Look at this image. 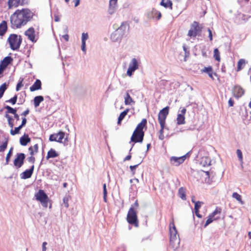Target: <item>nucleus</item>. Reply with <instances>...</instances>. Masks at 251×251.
I'll list each match as a JSON object with an SVG mask.
<instances>
[{"mask_svg": "<svg viewBox=\"0 0 251 251\" xmlns=\"http://www.w3.org/2000/svg\"><path fill=\"white\" fill-rule=\"evenodd\" d=\"M103 193L104 195H107V194L106 190V185L105 183H104L103 184Z\"/></svg>", "mask_w": 251, "mask_h": 251, "instance_id": "nucleus-57", "label": "nucleus"}, {"mask_svg": "<svg viewBox=\"0 0 251 251\" xmlns=\"http://www.w3.org/2000/svg\"><path fill=\"white\" fill-rule=\"evenodd\" d=\"M13 147H11L8 153L6 155V158H5V165H8L9 164V161H10V158L11 156V155H12V153H13Z\"/></svg>", "mask_w": 251, "mask_h": 251, "instance_id": "nucleus-37", "label": "nucleus"}, {"mask_svg": "<svg viewBox=\"0 0 251 251\" xmlns=\"http://www.w3.org/2000/svg\"><path fill=\"white\" fill-rule=\"evenodd\" d=\"M117 3H115L113 2H110L109 4L108 13L109 14H113L116 10Z\"/></svg>", "mask_w": 251, "mask_h": 251, "instance_id": "nucleus-32", "label": "nucleus"}, {"mask_svg": "<svg viewBox=\"0 0 251 251\" xmlns=\"http://www.w3.org/2000/svg\"><path fill=\"white\" fill-rule=\"evenodd\" d=\"M200 164L203 167L209 166L210 164V160L206 157H202L201 160Z\"/></svg>", "mask_w": 251, "mask_h": 251, "instance_id": "nucleus-34", "label": "nucleus"}, {"mask_svg": "<svg viewBox=\"0 0 251 251\" xmlns=\"http://www.w3.org/2000/svg\"><path fill=\"white\" fill-rule=\"evenodd\" d=\"M8 4L9 8L12 7H17L19 5H24V2L21 1V0H8Z\"/></svg>", "mask_w": 251, "mask_h": 251, "instance_id": "nucleus-22", "label": "nucleus"}, {"mask_svg": "<svg viewBox=\"0 0 251 251\" xmlns=\"http://www.w3.org/2000/svg\"><path fill=\"white\" fill-rule=\"evenodd\" d=\"M65 133L63 131H59L57 133L52 134L50 136V141H56L60 143L64 144L67 141V138L64 139Z\"/></svg>", "mask_w": 251, "mask_h": 251, "instance_id": "nucleus-8", "label": "nucleus"}, {"mask_svg": "<svg viewBox=\"0 0 251 251\" xmlns=\"http://www.w3.org/2000/svg\"><path fill=\"white\" fill-rule=\"evenodd\" d=\"M41 88V82L39 79H37L34 84L30 87L31 92L40 89Z\"/></svg>", "mask_w": 251, "mask_h": 251, "instance_id": "nucleus-24", "label": "nucleus"}, {"mask_svg": "<svg viewBox=\"0 0 251 251\" xmlns=\"http://www.w3.org/2000/svg\"><path fill=\"white\" fill-rule=\"evenodd\" d=\"M139 68V62L135 58L131 59L128 66V68L126 72V74L129 76H131L133 73Z\"/></svg>", "mask_w": 251, "mask_h": 251, "instance_id": "nucleus-9", "label": "nucleus"}, {"mask_svg": "<svg viewBox=\"0 0 251 251\" xmlns=\"http://www.w3.org/2000/svg\"><path fill=\"white\" fill-rule=\"evenodd\" d=\"M128 223L131 225H134L136 227L138 226V221L137 219V213L133 206H131L129 208L126 217Z\"/></svg>", "mask_w": 251, "mask_h": 251, "instance_id": "nucleus-5", "label": "nucleus"}, {"mask_svg": "<svg viewBox=\"0 0 251 251\" xmlns=\"http://www.w3.org/2000/svg\"><path fill=\"white\" fill-rule=\"evenodd\" d=\"M33 149L34 151V153H37L38 151V144H35L33 146Z\"/></svg>", "mask_w": 251, "mask_h": 251, "instance_id": "nucleus-56", "label": "nucleus"}, {"mask_svg": "<svg viewBox=\"0 0 251 251\" xmlns=\"http://www.w3.org/2000/svg\"><path fill=\"white\" fill-rule=\"evenodd\" d=\"M29 112V109H27L25 111L23 112L21 115L22 116H26L28 114Z\"/></svg>", "mask_w": 251, "mask_h": 251, "instance_id": "nucleus-63", "label": "nucleus"}, {"mask_svg": "<svg viewBox=\"0 0 251 251\" xmlns=\"http://www.w3.org/2000/svg\"><path fill=\"white\" fill-rule=\"evenodd\" d=\"M34 13L29 9L24 8L17 10L10 16L11 27L13 29L20 28L31 21Z\"/></svg>", "mask_w": 251, "mask_h": 251, "instance_id": "nucleus-1", "label": "nucleus"}, {"mask_svg": "<svg viewBox=\"0 0 251 251\" xmlns=\"http://www.w3.org/2000/svg\"><path fill=\"white\" fill-rule=\"evenodd\" d=\"M34 168V165H32L29 169L26 170L25 171L21 174V178L24 179L30 178L33 174Z\"/></svg>", "mask_w": 251, "mask_h": 251, "instance_id": "nucleus-17", "label": "nucleus"}, {"mask_svg": "<svg viewBox=\"0 0 251 251\" xmlns=\"http://www.w3.org/2000/svg\"><path fill=\"white\" fill-rule=\"evenodd\" d=\"M178 194L181 198L183 200H185L186 198V195H185V189L183 187H180L178 190Z\"/></svg>", "mask_w": 251, "mask_h": 251, "instance_id": "nucleus-35", "label": "nucleus"}, {"mask_svg": "<svg viewBox=\"0 0 251 251\" xmlns=\"http://www.w3.org/2000/svg\"><path fill=\"white\" fill-rule=\"evenodd\" d=\"M186 155L187 154L180 157L172 156L170 158L171 163L176 166H179L184 162L186 158Z\"/></svg>", "mask_w": 251, "mask_h": 251, "instance_id": "nucleus-12", "label": "nucleus"}, {"mask_svg": "<svg viewBox=\"0 0 251 251\" xmlns=\"http://www.w3.org/2000/svg\"><path fill=\"white\" fill-rule=\"evenodd\" d=\"M28 150H29V151H30V154L31 155H34V151H33V147H29Z\"/></svg>", "mask_w": 251, "mask_h": 251, "instance_id": "nucleus-64", "label": "nucleus"}, {"mask_svg": "<svg viewBox=\"0 0 251 251\" xmlns=\"http://www.w3.org/2000/svg\"><path fill=\"white\" fill-rule=\"evenodd\" d=\"M202 26L199 25L198 22L194 21L190 25L187 35L190 37H196L200 34L202 30Z\"/></svg>", "mask_w": 251, "mask_h": 251, "instance_id": "nucleus-6", "label": "nucleus"}, {"mask_svg": "<svg viewBox=\"0 0 251 251\" xmlns=\"http://www.w3.org/2000/svg\"><path fill=\"white\" fill-rule=\"evenodd\" d=\"M232 198L236 199L241 204H244L243 201L242 200L241 196L240 195L236 192H234L232 195Z\"/></svg>", "mask_w": 251, "mask_h": 251, "instance_id": "nucleus-36", "label": "nucleus"}, {"mask_svg": "<svg viewBox=\"0 0 251 251\" xmlns=\"http://www.w3.org/2000/svg\"><path fill=\"white\" fill-rule=\"evenodd\" d=\"M186 110L185 108H183L181 111H180V113H179V115H183L184 116L185 113H186Z\"/></svg>", "mask_w": 251, "mask_h": 251, "instance_id": "nucleus-62", "label": "nucleus"}, {"mask_svg": "<svg viewBox=\"0 0 251 251\" xmlns=\"http://www.w3.org/2000/svg\"><path fill=\"white\" fill-rule=\"evenodd\" d=\"M47 245V243L46 242H44L42 243V251H46L47 248L46 245Z\"/></svg>", "mask_w": 251, "mask_h": 251, "instance_id": "nucleus-58", "label": "nucleus"}, {"mask_svg": "<svg viewBox=\"0 0 251 251\" xmlns=\"http://www.w3.org/2000/svg\"><path fill=\"white\" fill-rule=\"evenodd\" d=\"M169 232L170 246L174 250H176L179 247L180 240L173 219L170 223Z\"/></svg>", "mask_w": 251, "mask_h": 251, "instance_id": "nucleus-2", "label": "nucleus"}, {"mask_svg": "<svg viewBox=\"0 0 251 251\" xmlns=\"http://www.w3.org/2000/svg\"><path fill=\"white\" fill-rule=\"evenodd\" d=\"M160 5L165 8L170 7L171 9H172V2L170 0H162Z\"/></svg>", "mask_w": 251, "mask_h": 251, "instance_id": "nucleus-33", "label": "nucleus"}, {"mask_svg": "<svg viewBox=\"0 0 251 251\" xmlns=\"http://www.w3.org/2000/svg\"><path fill=\"white\" fill-rule=\"evenodd\" d=\"M88 38V35L87 33H82L81 37V50L84 53H86V41Z\"/></svg>", "mask_w": 251, "mask_h": 251, "instance_id": "nucleus-19", "label": "nucleus"}, {"mask_svg": "<svg viewBox=\"0 0 251 251\" xmlns=\"http://www.w3.org/2000/svg\"><path fill=\"white\" fill-rule=\"evenodd\" d=\"M207 31L208 32V37L209 40L210 41H212L213 40L212 31L209 28H208Z\"/></svg>", "mask_w": 251, "mask_h": 251, "instance_id": "nucleus-53", "label": "nucleus"}, {"mask_svg": "<svg viewBox=\"0 0 251 251\" xmlns=\"http://www.w3.org/2000/svg\"><path fill=\"white\" fill-rule=\"evenodd\" d=\"M30 138L27 134H25L20 139V143L22 146H26L28 143L30 142Z\"/></svg>", "mask_w": 251, "mask_h": 251, "instance_id": "nucleus-23", "label": "nucleus"}, {"mask_svg": "<svg viewBox=\"0 0 251 251\" xmlns=\"http://www.w3.org/2000/svg\"><path fill=\"white\" fill-rule=\"evenodd\" d=\"M247 62L244 59H240L237 63V71H240L243 69Z\"/></svg>", "mask_w": 251, "mask_h": 251, "instance_id": "nucleus-29", "label": "nucleus"}, {"mask_svg": "<svg viewBox=\"0 0 251 251\" xmlns=\"http://www.w3.org/2000/svg\"><path fill=\"white\" fill-rule=\"evenodd\" d=\"M27 160L29 162H31L32 164H33L35 162V158L34 157H33V156H32V155H31L30 157H29L27 158Z\"/></svg>", "mask_w": 251, "mask_h": 251, "instance_id": "nucleus-54", "label": "nucleus"}, {"mask_svg": "<svg viewBox=\"0 0 251 251\" xmlns=\"http://www.w3.org/2000/svg\"><path fill=\"white\" fill-rule=\"evenodd\" d=\"M202 202H201V201H196L195 203V207H194V209L195 210H199V208L201 207V204L202 203Z\"/></svg>", "mask_w": 251, "mask_h": 251, "instance_id": "nucleus-48", "label": "nucleus"}, {"mask_svg": "<svg viewBox=\"0 0 251 251\" xmlns=\"http://www.w3.org/2000/svg\"><path fill=\"white\" fill-rule=\"evenodd\" d=\"M59 155L58 153L53 149H50L48 152L47 155L46 156L47 159H49L50 158H55Z\"/></svg>", "mask_w": 251, "mask_h": 251, "instance_id": "nucleus-28", "label": "nucleus"}, {"mask_svg": "<svg viewBox=\"0 0 251 251\" xmlns=\"http://www.w3.org/2000/svg\"><path fill=\"white\" fill-rule=\"evenodd\" d=\"M124 99L125 104L126 105L134 104L135 103V101L132 99L128 92H126L125 95Z\"/></svg>", "mask_w": 251, "mask_h": 251, "instance_id": "nucleus-20", "label": "nucleus"}, {"mask_svg": "<svg viewBox=\"0 0 251 251\" xmlns=\"http://www.w3.org/2000/svg\"><path fill=\"white\" fill-rule=\"evenodd\" d=\"M158 138L160 140H162L164 139V136L163 134V130H159V135Z\"/></svg>", "mask_w": 251, "mask_h": 251, "instance_id": "nucleus-52", "label": "nucleus"}, {"mask_svg": "<svg viewBox=\"0 0 251 251\" xmlns=\"http://www.w3.org/2000/svg\"><path fill=\"white\" fill-rule=\"evenodd\" d=\"M64 32L66 33V34H65V35H62V38H63L66 41H68L69 40V35H68L67 33L68 32V28L67 27H65L64 29Z\"/></svg>", "mask_w": 251, "mask_h": 251, "instance_id": "nucleus-45", "label": "nucleus"}, {"mask_svg": "<svg viewBox=\"0 0 251 251\" xmlns=\"http://www.w3.org/2000/svg\"><path fill=\"white\" fill-rule=\"evenodd\" d=\"M25 36H27L28 39L32 42H35L36 41L35 39V30L33 27H31L29 28L25 31Z\"/></svg>", "mask_w": 251, "mask_h": 251, "instance_id": "nucleus-16", "label": "nucleus"}, {"mask_svg": "<svg viewBox=\"0 0 251 251\" xmlns=\"http://www.w3.org/2000/svg\"><path fill=\"white\" fill-rule=\"evenodd\" d=\"M23 127L21 125L18 127H15L14 130L12 129L10 130V134L12 135H15L17 134H18L20 132V129Z\"/></svg>", "mask_w": 251, "mask_h": 251, "instance_id": "nucleus-41", "label": "nucleus"}, {"mask_svg": "<svg viewBox=\"0 0 251 251\" xmlns=\"http://www.w3.org/2000/svg\"><path fill=\"white\" fill-rule=\"evenodd\" d=\"M36 199L39 201L42 206L45 208L48 207L49 201L47 195L42 190H40L37 193L35 194Z\"/></svg>", "mask_w": 251, "mask_h": 251, "instance_id": "nucleus-7", "label": "nucleus"}, {"mask_svg": "<svg viewBox=\"0 0 251 251\" xmlns=\"http://www.w3.org/2000/svg\"><path fill=\"white\" fill-rule=\"evenodd\" d=\"M5 117L7 119V120H8V122H11L13 120V119L8 114H6Z\"/></svg>", "mask_w": 251, "mask_h": 251, "instance_id": "nucleus-61", "label": "nucleus"}, {"mask_svg": "<svg viewBox=\"0 0 251 251\" xmlns=\"http://www.w3.org/2000/svg\"><path fill=\"white\" fill-rule=\"evenodd\" d=\"M22 42V37L16 34H11L7 39L10 48L13 50H18L21 46Z\"/></svg>", "mask_w": 251, "mask_h": 251, "instance_id": "nucleus-3", "label": "nucleus"}, {"mask_svg": "<svg viewBox=\"0 0 251 251\" xmlns=\"http://www.w3.org/2000/svg\"><path fill=\"white\" fill-rule=\"evenodd\" d=\"M8 145V140L6 139L5 142L2 143V145L0 146V152H3L7 148Z\"/></svg>", "mask_w": 251, "mask_h": 251, "instance_id": "nucleus-43", "label": "nucleus"}, {"mask_svg": "<svg viewBox=\"0 0 251 251\" xmlns=\"http://www.w3.org/2000/svg\"><path fill=\"white\" fill-rule=\"evenodd\" d=\"M144 136V132L136 131L135 130L131 137L130 141L134 143H142L143 142Z\"/></svg>", "mask_w": 251, "mask_h": 251, "instance_id": "nucleus-11", "label": "nucleus"}, {"mask_svg": "<svg viewBox=\"0 0 251 251\" xmlns=\"http://www.w3.org/2000/svg\"><path fill=\"white\" fill-rule=\"evenodd\" d=\"M169 106H166L161 110L158 113V120L165 121L167 116L169 114Z\"/></svg>", "mask_w": 251, "mask_h": 251, "instance_id": "nucleus-14", "label": "nucleus"}, {"mask_svg": "<svg viewBox=\"0 0 251 251\" xmlns=\"http://www.w3.org/2000/svg\"><path fill=\"white\" fill-rule=\"evenodd\" d=\"M25 155L24 153H18L14 160V165L17 168H21L24 164Z\"/></svg>", "mask_w": 251, "mask_h": 251, "instance_id": "nucleus-10", "label": "nucleus"}, {"mask_svg": "<svg viewBox=\"0 0 251 251\" xmlns=\"http://www.w3.org/2000/svg\"><path fill=\"white\" fill-rule=\"evenodd\" d=\"M147 123V121L146 119H142V121L137 125L135 130L136 131L144 132L143 128L146 126Z\"/></svg>", "mask_w": 251, "mask_h": 251, "instance_id": "nucleus-27", "label": "nucleus"}, {"mask_svg": "<svg viewBox=\"0 0 251 251\" xmlns=\"http://www.w3.org/2000/svg\"><path fill=\"white\" fill-rule=\"evenodd\" d=\"M7 85L6 83H3L0 86V99L2 97L3 94L5 90L7 89Z\"/></svg>", "mask_w": 251, "mask_h": 251, "instance_id": "nucleus-39", "label": "nucleus"}, {"mask_svg": "<svg viewBox=\"0 0 251 251\" xmlns=\"http://www.w3.org/2000/svg\"><path fill=\"white\" fill-rule=\"evenodd\" d=\"M147 123V121L146 119H142V121L137 125L135 130L136 131L144 132L143 128L146 126Z\"/></svg>", "mask_w": 251, "mask_h": 251, "instance_id": "nucleus-26", "label": "nucleus"}, {"mask_svg": "<svg viewBox=\"0 0 251 251\" xmlns=\"http://www.w3.org/2000/svg\"><path fill=\"white\" fill-rule=\"evenodd\" d=\"M17 100V96L15 95L12 98L10 99L9 100L6 101V102H10L13 105L15 104L16 103Z\"/></svg>", "mask_w": 251, "mask_h": 251, "instance_id": "nucleus-44", "label": "nucleus"}, {"mask_svg": "<svg viewBox=\"0 0 251 251\" xmlns=\"http://www.w3.org/2000/svg\"><path fill=\"white\" fill-rule=\"evenodd\" d=\"M221 212V208L218 207H217L215 209V210L211 213L210 214L208 218L206 221L204 227H206L208 225L211 224L213 221V218L214 217L217 215V214H220Z\"/></svg>", "mask_w": 251, "mask_h": 251, "instance_id": "nucleus-13", "label": "nucleus"}, {"mask_svg": "<svg viewBox=\"0 0 251 251\" xmlns=\"http://www.w3.org/2000/svg\"><path fill=\"white\" fill-rule=\"evenodd\" d=\"M34 104L35 107H38L40 103L44 100V98L42 96H36L34 98Z\"/></svg>", "mask_w": 251, "mask_h": 251, "instance_id": "nucleus-31", "label": "nucleus"}, {"mask_svg": "<svg viewBox=\"0 0 251 251\" xmlns=\"http://www.w3.org/2000/svg\"><path fill=\"white\" fill-rule=\"evenodd\" d=\"M26 121H27L25 118H22V122L21 126L23 127L24 126L26 123Z\"/></svg>", "mask_w": 251, "mask_h": 251, "instance_id": "nucleus-60", "label": "nucleus"}, {"mask_svg": "<svg viewBox=\"0 0 251 251\" xmlns=\"http://www.w3.org/2000/svg\"><path fill=\"white\" fill-rule=\"evenodd\" d=\"M214 57L217 61H220V52L218 49H215L214 50Z\"/></svg>", "mask_w": 251, "mask_h": 251, "instance_id": "nucleus-42", "label": "nucleus"}, {"mask_svg": "<svg viewBox=\"0 0 251 251\" xmlns=\"http://www.w3.org/2000/svg\"><path fill=\"white\" fill-rule=\"evenodd\" d=\"M176 120L177 124L178 125H182L185 124V117L183 115L178 114Z\"/></svg>", "mask_w": 251, "mask_h": 251, "instance_id": "nucleus-38", "label": "nucleus"}, {"mask_svg": "<svg viewBox=\"0 0 251 251\" xmlns=\"http://www.w3.org/2000/svg\"><path fill=\"white\" fill-rule=\"evenodd\" d=\"M159 124H160V127H161V129L160 130H164V129L165 128V121H158Z\"/></svg>", "mask_w": 251, "mask_h": 251, "instance_id": "nucleus-51", "label": "nucleus"}, {"mask_svg": "<svg viewBox=\"0 0 251 251\" xmlns=\"http://www.w3.org/2000/svg\"><path fill=\"white\" fill-rule=\"evenodd\" d=\"M23 86V84H22V81H20L17 84V86H16V91H18L20 88Z\"/></svg>", "mask_w": 251, "mask_h": 251, "instance_id": "nucleus-55", "label": "nucleus"}, {"mask_svg": "<svg viewBox=\"0 0 251 251\" xmlns=\"http://www.w3.org/2000/svg\"><path fill=\"white\" fill-rule=\"evenodd\" d=\"M236 153L239 160L242 162L243 160V155L241 151L240 150L238 149L236 151Z\"/></svg>", "mask_w": 251, "mask_h": 251, "instance_id": "nucleus-47", "label": "nucleus"}, {"mask_svg": "<svg viewBox=\"0 0 251 251\" xmlns=\"http://www.w3.org/2000/svg\"><path fill=\"white\" fill-rule=\"evenodd\" d=\"M63 204L64 205L65 207L66 208H68L69 207V203H68L69 197L65 196V197H64V198L63 199Z\"/></svg>", "mask_w": 251, "mask_h": 251, "instance_id": "nucleus-46", "label": "nucleus"}, {"mask_svg": "<svg viewBox=\"0 0 251 251\" xmlns=\"http://www.w3.org/2000/svg\"><path fill=\"white\" fill-rule=\"evenodd\" d=\"M12 60L13 59L11 57L6 56L2 61H1L0 63V66L5 69Z\"/></svg>", "mask_w": 251, "mask_h": 251, "instance_id": "nucleus-21", "label": "nucleus"}, {"mask_svg": "<svg viewBox=\"0 0 251 251\" xmlns=\"http://www.w3.org/2000/svg\"><path fill=\"white\" fill-rule=\"evenodd\" d=\"M142 161H141L137 165H133V166H130L129 167L130 168V169L131 170V171L133 173V174H134V170L137 167V166L140 164L141 163H142Z\"/></svg>", "mask_w": 251, "mask_h": 251, "instance_id": "nucleus-49", "label": "nucleus"}, {"mask_svg": "<svg viewBox=\"0 0 251 251\" xmlns=\"http://www.w3.org/2000/svg\"><path fill=\"white\" fill-rule=\"evenodd\" d=\"M4 108L7 110V113H11L13 114H15L16 113L17 110L16 109L13 108L8 105H6L4 107Z\"/></svg>", "mask_w": 251, "mask_h": 251, "instance_id": "nucleus-40", "label": "nucleus"}, {"mask_svg": "<svg viewBox=\"0 0 251 251\" xmlns=\"http://www.w3.org/2000/svg\"><path fill=\"white\" fill-rule=\"evenodd\" d=\"M148 18L149 19H153L156 18L157 20H159L161 17V13L155 9L149 12L147 14Z\"/></svg>", "mask_w": 251, "mask_h": 251, "instance_id": "nucleus-18", "label": "nucleus"}, {"mask_svg": "<svg viewBox=\"0 0 251 251\" xmlns=\"http://www.w3.org/2000/svg\"><path fill=\"white\" fill-rule=\"evenodd\" d=\"M244 90L240 86L236 85L233 89V96L238 99L241 97L244 94Z\"/></svg>", "mask_w": 251, "mask_h": 251, "instance_id": "nucleus-15", "label": "nucleus"}, {"mask_svg": "<svg viewBox=\"0 0 251 251\" xmlns=\"http://www.w3.org/2000/svg\"><path fill=\"white\" fill-rule=\"evenodd\" d=\"M228 104L229 107L233 106L234 104V101L231 99H230L228 100Z\"/></svg>", "mask_w": 251, "mask_h": 251, "instance_id": "nucleus-59", "label": "nucleus"}, {"mask_svg": "<svg viewBox=\"0 0 251 251\" xmlns=\"http://www.w3.org/2000/svg\"><path fill=\"white\" fill-rule=\"evenodd\" d=\"M7 29V23L5 21H3L0 24V36L4 35Z\"/></svg>", "mask_w": 251, "mask_h": 251, "instance_id": "nucleus-25", "label": "nucleus"}, {"mask_svg": "<svg viewBox=\"0 0 251 251\" xmlns=\"http://www.w3.org/2000/svg\"><path fill=\"white\" fill-rule=\"evenodd\" d=\"M129 110V109L127 108L125 110L123 111L122 113H121V114H120V115L118 117V119L117 124L118 125H120L121 124L122 121L124 119L125 116L127 115Z\"/></svg>", "mask_w": 251, "mask_h": 251, "instance_id": "nucleus-30", "label": "nucleus"}, {"mask_svg": "<svg viewBox=\"0 0 251 251\" xmlns=\"http://www.w3.org/2000/svg\"><path fill=\"white\" fill-rule=\"evenodd\" d=\"M126 25L122 23L121 25L111 35V40L114 42L120 41L125 34Z\"/></svg>", "mask_w": 251, "mask_h": 251, "instance_id": "nucleus-4", "label": "nucleus"}, {"mask_svg": "<svg viewBox=\"0 0 251 251\" xmlns=\"http://www.w3.org/2000/svg\"><path fill=\"white\" fill-rule=\"evenodd\" d=\"M212 71V68L211 67L209 66L208 67H204L203 70V72L207 73L208 74L211 73Z\"/></svg>", "mask_w": 251, "mask_h": 251, "instance_id": "nucleus-50", "label": "nucleus"}]
</instances>
